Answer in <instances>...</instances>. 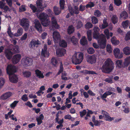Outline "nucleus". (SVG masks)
Returning <instances> with one entry per match:
<instances>
[{"instance_id":"nucleus-1","label":"nucleus","mask_w":130,"mask_h":130,"mask_svg":"<svg viewBox=\"0 0 130 130\" xmlns=\"http://www.w3.org/2000/svg\"><path fill=\"white\" fill-rule=\"evenodd\" d=\"M93 30L94 31L93 33V38L98 40L100 47L102 48H105L107 42L105 36L103 34L99 35V32L100 29L97 26H94Z\"/></svg>"},{"instance_id":"nucleus-2","label":"nucleus","mask_w":130,"mask_h":130,"mask_svg":"<svg viewBox=\"0 0 130 130\" xmlns=\"http://www.w3.org/2000/svg\"><path fill=\"white\" fill-rule=\"evenodd\" d=\"M7 72L9 74V78L10 82L13 83L18 82V79L17 76L13 74L16 71L15 67L11 65H8L6 69Z\"/></svg>"},{"instance_id":"nucleus-3","label":"nucleus","mask_w":130,"mask_h":130,"mask_svg":"<svg viewBox=\"0 0 130 130\" xmlns=\"http://www.w3.org/2000/svg\"><path fill=\"white\" fill-rule=\"evenodd\" d=\"M114 64L111 60L109 58L106 59L101 68L102 72L106 73H109L114 68Z\"/></svg>"},{"instance_id":"nucleus-4","label":"nucleus","mask_w":130,"mask_h":130,"mask_svg":"<svg viewBox=\"0 0 130 130\" xmlns=\"http://www.w3.org/2000/svg\"><path fill=\"white\" fill-rule=\"evenodd\" d=\"M11 28L9 27L8 29L7 33L9 36L11 38L10 39V41L12 43H13L14 44H16L17 42L13 38V37L14 36L18 37L22 35L23 33V29L22 28H20L18 29L17 32L14 34L11 32Z\"/></svg>"},{"instance_id":"nucleus-5","label":"nucleus","mask_w":130,"mask_h":130,"mask_svg":"<svg viewBox=\"0 0 130 130\" xmlns=\"http://www.w3.org/2000/svg\"><path fill=\"white\" fill-rule=\"evenodd\" d=\"M38 18L41 20L42 25L45 26L48 25L50 23V22L48 18V16L47 14L43 13L40 14H37Z\"/></svg>"},{"instance_id":"nucleus-6","label":"nucleus","mask_w":130,"mask_h":130,"mask_svg":"<svg viewBox=\"0 0 130 130\" xmlns=\"http://www.w3.org/2000/svg\"><path fill=\"white\" fill-rule=\"evenodd\" d=\"M83 54L81 52H75L72 58V62L75 64L80 63L83 59Z\"/></svg>"},{"instance_id":"nucleus-7","label":"nucleus","mask_w":130,"mask_h":130,"mask_svg":"<svg viewBox=\"0 0 130 130\" xmlns=\"http://www.w3.org/2000/svg\"><path fill=\"white\" fill-rule=\"evenodd\" d=\"M42 0H37L36 2V4L38 9L36 8L35 6L32 4L30 5V7L32 10L34 12L42 11L44 9V7L42 6Z\"/></svg>"},{"instance_id":"nucleus-8","label":"nucleus","mask_w":130,"mask_h":130,"mask_svg":"<svg viewBox=\"0 0 130 130\" xmlns=\"http://www.w3.org/2000/svg\"><path fill=\"white\" fill-rule=\"evenodd\" d=\"M32 60L28 57H24L21 60V64L25 67H28L32 64Z\"/></svg>"},{"instance_id":"nucleus-9","label":"nucleus","mask_w":130,"mask_h":130,"mask_svg":"<svg viewBox=\"0 0 130 130\" xmlns=\"http://www.w3.org/2000/svg\"><path fill=\"white\" fill-rule=\"evenodd\" d=\"M28 20L26 18H23L20 22V25L24 28L25 31L28 30L29 25Z\"/></svg>"},{"instance_id":"nucleus-10","label":"nucleus","mask_w":130,"mask_h":130,"mask_svg":"<svg viewBox=\"0 0 130 130\" xmlns=\"http://www.w3.org/2000/svg\"><path fill=\"white\" fill-rule=\"evenodd\" d=\"M0 8L3 10L5 12H6L8 11L10 12L11 10H14V8L12 7L9 9L8 6L6 5V3L2 1H0Z\"/></svg>"},{"instance_id":"nucleus-11","label":"nucleus","mask_w":130,"mask_h":130,"mask_svg":"<svg viewBox=\"0 0 130 130\" xmlns=\"http://www.w3.org/2000/svg\"><path fill=\"white\" fill-rule=\"evenodd\" d=\"M97 56L95 55H93L91 56H88L87 59L88 62L92 64L95 63L96 61Z\"/></svg>"},{"instance_id":"nucleus-12","label":"nucleus","mask_w":130,"mask_h":130,"mask_svg":"<svg viewBox=\"0 0 130 130\" xmlns=\"http://www.w3.org/2000/svg\"><path fill=\"white\" fill-rule=\"evenodd\" d=\"M113 54L116 58L120 59L123 57V55L122 53H120L119 48H116L113 50Z\"/></svg>"},{"instance_id":"nucleus-13","label":"nucleus","mask_w":130,"mask_h":130,"mask_svg":"<svg viewBox=\"0 0 130 130\" xmlns=\"http://www.w3.org/2000/svg\"><path fill=\"white\" fill-rule=\"evenodd\" d=\"M53 38L55 43H58L61 39V36L59 33L57 31H55L53 33Z\"/></svg>"},{"instance_id":"nucleus-14","label":"nucleus","mask_w":130,"mask_h":130,"mask_svg":"<svg viewBox=\"0 0 130 130\" xmlns=\"http://www.w3.org/2000/svg\"><path fill=\"white\" fill-rule=\"evenodd\" d=\"M101 113L104 116L105 120L106 121H111L115 119L114 117H110L109 114L105 111L102 110Z\"/></svg>"},{"instance_id":"nucleus-15","label":"nucleus","mask_w":130,"mask_h":130,"mask_svg":"<svg viewBox=\"0 0 130 130\" xmlns=\"http://www.w3.org/2000/svg\"><path fill=\"white\" fill-rule=\"evenodd\" d=\"M49 52L47 50L46 45L44 44L41 51V57H47L49 56Z\"/></svg>"},{"instance_id":"nucleus-16","label":"nucleus","mask_w":130,"mask_h":130,"mask_svg":"<svg viewBox=\"0 0 130 130\" xmlns=\"http://www.w3.org/2000/svg\"><path fill=\"white\" fill-rule=\"evenodd\" d=\"M21 58V56L20 54H16L14 55L12 59V61L14 64H16L20 61Z\"/></svg>"},{"instance_id":"nucleus-17","label":"nucleus","mask_w":130,"mask_h":130,"mask_svg":"<svg viewBox=\"0 0 130 130\" xmlns=\"http://www.w3.org/2000/svg\"><path fill=\"white\" fill-rule=\"evenodd\" d=\"M40 44V42L38 40L33 39L30 42L29 46L31 48H34L35 46L37 47L36 45H39Z\"/></svg>"},{"instance_id":"nucleus-18","label":"nucleus","mask_w":130,"mask_h":130,"mask_svg":"<svg viewBox=\"0 0 130 130\" xmlns=\"http://www.w3.org/2000/svg\"><path fill=\"white\" fill-rule=\"evenodd\" d=\"M66 53V50L64 49H58L56 50V54L58 56H62L64 55Z\"/></svg>"},{"instance_id":"nucleus-19","label":"nucleus","mask_w":130,"mask_h":130,"mask_svg":"<svg viewBox=\"0 0 130 130\" xmlns=\"http://www.w3.org/2000/svg\"><path fill=\"white\" fill-rule=\"evenodd\" d=\"M35 26L37 30L39 32H41L42 30V27L41 24L37 20H35Z\"/></svg>"},{"instance_id":"nucleus-20","label":"nucleus","mask_w":130,"mask_h":130,"mask_svg":"<svg viewBox=\"0 0 130 130\" xmlns=\"http://www.w3.org/2000/svg\"><path fill=\"white\" fill-rule=\"evenodd\" d=\"M69 10L71 14L74 13L78 14L79 13L78 7L77 6H75L74 8V10H73L71 7H68Z\"/></svg>"},{"instance_id":"nucleus-21","label":"nucleus","mask_w":130,"mask_h":130,"mask_svg":"<svg viewBox=\"0 0 130 130\" xmlns=\"http://www.w3.org/2000/svg\"><path fill=\"white\" fill-rule=\"evenodd\" d=\"M115 94L113 92L109 91H107L104 93L103 94L101 95V98L103 100L105 101L106 102L107 100L104 98H106L107 96L110 95L111 94Z\"/></svg>"},{"instance_id":"nucleus-22","label":"nucleus","mask_w":130,"mask_h":130,"mask_svg":"<svg viewBox=\"0 0 130 130\" xmlns=\"http://www.w3.org/2000/svg\"><path fill=\"white\" fill-rule=\"evenodd\" d=\"M12 95V93H11L10 92H8L3 94L1 96V98L3 100H6Z\"/></svg>"},{"instance_id":"nucleus-23","label":"nucleus","mask_w":130,"mask_h":130,"mask_svg":"<svg viewBox=\"0 0 130 130\" xmlns=\"http://www.w3.org/2000/svg\"><path fill=\"white\" fill-rule=\"evenodd\" d=\"M108 26V23L107 21V19L104 18L103 21V24H100L99 27L101 29H104Z\"/></svg>"},{"instance_id":"nucleus-24","label":"nucleus","mask_w":130,"mask_h":130,"mask_svg":"<svg viewBox=\"0 0 130 130\" xmlns=\"http://www.w3.org/2000/svg\"><path fill=\"white\" fill-rule=\"evenodd\" d=\"M36 75L37 77L39 78H44V76L43 74V73L41 71L38 69L35 70Z\"/></svg>"},{"instance_id":"nucleus-25","label":"nucleus","mask_w":130,"mask_h":130,"mask_svg":"<svg viewBox=\"0 0 130 130\" xmlns=\"http://www.w3.org/2000/svg\"><path fill=\"white\" fill-rule=\"evenodd\" d=\"M44 116L42 114L40 115L39 116H38L36 118V120L37 122V124L38 125H40L42 123V120L44 119Z\"/></svg>"},{"instance_id":"nucleus-26","label":"nucleus","mask_w":130,"mask_h":130,"mask_svg":"<svg viewBox=\"0 0 130 130\" xmlns=\"http://www.w3.org/2000/svg\"><path fill=\"white\" fill-rule=\"evenodd\" d=\"M104 33L106 36L107 39H108L110 38V36L111 37L113 35V33L111 32L109 33V29H105Z\"/></svg>"},{"instance_id":"nucleus-27","label":"nucleus","mask_w":130,"mask_h":130,"mask_svg":"<svg viewBox=\"0 0 130 130\" xmlns=\"http://www.w3.org/2000/svg\"><path fill=\"white\" fill-rule=\"evenodd\" d=\"M52 23L53 27L56 28H59V26L57 24V22L54 17L52 18Z\"/></svg>"},{"instance_id":"nucleus-28","label":"nucleus","mask_w":130,"mask_h":130,"mask_svg":"<svg viewBox=\"0 0 130 130\" xmlns=\"http://www.w3.org/2000/svg\"><path fill=\"white\" fill-rule=\"evenodd\" d=\"M5 54L6 57L8 59H10L13 55L12 52L9 49L5 51Z\"/></svg>"},{"instance_id":"nucleus-29","label":"nucleus","mask_w":130,"mask_h":130,"mask_svg":"<svg viewBox=\"0 0 130 130\" xmlns=\"http://www.w3.org/2000/svg\"><path fill=\"white\" fill-rule=\"evenodd\" d=\"M116 67L118 68H121L123 67L122 61V60H117L116 61Z\"/></svg>"},{"instance_id":"nucleus-30","label":"nucleus","mask_w":130,"mask_h":130,"mask_svg":"<svg viewBox=\"0 0 130 130\" xmlns=\"http://www.w3.org/2000/svg\"><path fill=\"white\" fill-rule=\"evenodd\" d=\"M128 15L127 12L125 11L122 12L120 14V18L123 19H127Z\"/></svg>"},{"instance_id":"nucleus-31","label":"nucleus","mask_w":130,"mask_h":130,"mask_svg":"<svg viewBox=\"0 0 130 130\" xmlns=\"http://www.w3.org/2000/svg\"><path fill=\"white\" fill-rule=\"evenodd\" d=\"M129 64H130V56H128L125 59L124 64V66L127 67Z\"/></svg>"},{"instance_id":"nucleus-32","label":"nucleus","mask_w":130,"mask_h":130,"mask_svg":"<svg viewBox=\"0 0 130 130\" xmlns=\"http://www.w3.org/2000/svg\"><path fill=\"white\" fill-rule=\"evenodd\" d=\"M123 51L125 55H129L130 54V48L128 47L124 48L123 50Z\"/></svg>"},{"instance_id":"nucleus-33","label":"nucleus","mask_w":130,"mask_h":130,"mask_svg":"<svg viewBox=\"0 0 130 130\" xmlns=\"http://www.w3.org/2000/svg\"><path fill=\"white\" fill-rule=\"evenodd\" d=\"M111 41L112 43L115 45H118L120 43L119 41L117 40L116 38L115 37L112 38Z\"/></svg>"},{"instance_id":"nucleus-34","label":"nucleus","mask_w":130,"mask_h":130,"mask_svg":"<svg viewBox=\"0 0 130 130\" xmlns=\"http://www.w3.org/2000/svg\"><path fill=\"white\" fill-rule=\"evenodd\" d=\"M59 3L60 9H64L65 8L64 0H60L59 1Z\"/></svg>"},{"instance_id":"nucleus-35","label":"nucleus","mask_w":130,"mask_h":130,"mask_svg":"<svg viewBox=\"0 0 130 130\" xmlns=\"http://www.w3.org/2000/svg\"><path fill=\"white\" fill-rule=\"evenodd\" d=\"M87 40L85 36H83L82 37L81 39L80 40V43L81 44L84 45L87 44Z\"/></svg>"},{"instance_id":"nucleus-36","label":"nucleus","mask_w":130,"mask_h":130,"mask_svg":"<svg viewBox=\"0 0 130 130\" xmlns=\"http://www.w3.org/2000/svg\"><path fill=\"white\" fill-rule=\"evenodd\" d=\"M60 46L63 47H66L67 46V43L66 41L64 40H61L59 42Z\"/></svg>"},{"instance_id":"nucleus-37","label":"nucleus","mask_w":130,"mask_h":130,"mask_svg":"<svg viewBox=\"0 0 130 130\" xmlns=\"http://www.w3.org/2000/svg\"><path fill=\"white\" fill-rule=\"evenodd\" d=\"M71 41L72 43L74 45H76L78 44V40L75 37L73 36L71 38Z\"/></svg>"},{"instance_id":"nucleus-38","label":"nucleus","mask_w":130,"mask_h":130,"mask_svg":"<svg viewBox=\"0 0 130 130\" xmlns=\"http://www.w3.org/2000/svg\"><path fill=\"white\" fill-rule=\"evenodd\" d=\"M74 30V28L72 25L69 26L68 29V33L70 34L73 33Z\"/></svg>"},{"instance_id":"nucleus-39","label":"nucleus","mask_w":130,"mask_h":130,"mask_svg":"<svg viewBox=\"0 0 130 130\" xmlns=\"http://www.w3.org/2000/svg\"><path fill=\"white\" fill-rule=\"evenodd\" d=\"M81 72L85 74H97L95 73V72L93 71H87V70H84L83 71H82Z\"/></svg>"},{"instance_id":"nucleus-40","label":"nucleus","mask_w":130,"mask_h":130,"mask_svg":"<svg viewBox=\"0 0 130 130\" xmlns=\"http://www.w3.org/2000/svg\"><path fill=\"white\" fill-rule=\"evenodd\" d=\"M54 11L55 14L56 15L59 14L61 12L59 8L57 6H55L54 8Z\"/></svg>"},{"instance_id":"nucleus-41","label":"nucleus","mask_w":130,"mask_h":130,"mask_svg":"<svg viewBox=\"0 0 130 130\" xmlns=\"http://www.w3.org/2000/svg\"><path fill=\"white\" fill-rule=\"evenodd\" d=\"M92 31L91 30H88L87 31V35L89 41H91L92 39L91 38Z\"/></svg>"},{"instance_id":"nucleus-42","label":"nucleus","mask_w":130,"mask_h":130,"mask_svg":"<svg viewBox=\"0 0 130 130\" xmlns=\"http://www.w3.org/2000/svg\"><path fill=\"white\" fill-rule=\"evenodd\" d=\"M111 20L113 23L115 24L118 21L117 16L115 15H113L111 18Z\"/></svg>"},{"instance_id":"nucleus-43","label":"nucleus","mask_w":130,"mask_h":130,"mask_svg":"<svg viewBox=\"0 0 130 130\" xmlns=\"http://www.w3.org/2000/svg\"><path fill=\"white\" fill-rule=\"evenodd\" d=\"M19 102V101H14L10 105V107L12 109H14Z\"/></svg>"},{"instance_id":"nucleus-44","label":"nucleus","mask_w":130,"mask_h":130,"mask_svg":"<svg viewBox=\"0 0 130 130\" xmlns=\"http://www.w3.org/2000/svg\"><path fill=\"white\" fill-rule=\"evenodd\" d=\"M91 21L92 23L93 24H96L98 22V19L96 17L93 16L91 17Z\"/></svg>"},{"instance_id":"nucleus-45","label":"nucleus","mask_w":130,"mask_h":130,"mask_svg":"<svg viewBox=\"0 0 130 130\" xmlns=\"http://www.w3.org/2000/svg\"><path fill=\"white\" fill-rule=\"evenodd\" d=\"M83 25V24L81 21H78L76 22V26L77 29L80 28Z\"/></svg>"},{"instance_id":"nucleus-46","label":"nucleus","mask_w":130,"mask_h":130,"mask_svg":"<svg viewBox=\"0 0 130 130\" xmlns=\"http://www.w3.org/2000/svg\"><path fill=\"white\" fill-rule=\"evenodd\" d=\"M13 51L15 53H18L19 51V47L17 45L14 46L13 50Z\"/></svg>"},{"instance_id":"nucleus-47","label":"nucleus","mask_w":130,"mask_h":130,"mask_svg":"<svg viewBox=\"0 0 130 130\" xmlns=\"http://www.w3.org/2000/svg\"><path fill=\"white\" fill-rule=\"evenodd\" d=\"M23 74L24 77H28L30 76L31 73L28 71H24L23 72Z\"/></svg>"},{"instance_id":"nucleus-48","label":"nucleus","mask_w":130,"mask_h":130,"mask_svg":"<svg viewBox=\"0 0 130 130\" xmlns=\"http://www.w3.org/2000/svg\"><path fill=\"white\" fill-rule=\"evenodd\" d=\"M92 27L93 25L90 22H88L85 25V27L87 29L91 28Z\"/></svg>"},{"instance_id":"nucleus-49","label":"nucleus","mask_w":130,"mask_h":130,"mask_svg":"<svg viewBox=\"0 0 130 130\" xmlns=\"http://www.w3.org/2000/svg\"><path fill=\"white\" fill-rule=\"evenodd\" d=\"M128 23V21L127 20L123 22L122 23V26L124 28H125L127 27Z\"/></svg>"},{"instance_id":"nucleus-50","label":"nucleus","mask_w":130,"mask_h":130,"mask_svg":"<svg viewBox=\"0 0 130 130\" xmlns=\"http://www.w3.org/2000/svg\"><path fill=\"white\" fill-rule=\"evenodd\" d=\"M106 49L107 52L109 53H111L112 51V48L111 45L109 44H107L106 46Z\"/></svg>"},{"instance_id":"nucleus-51","label":"nucleus","mask_w":130,"mask_h":130,"mask_svg":"<svg viewBox=\"0 0 130 130\" xmlns=\"http://www.w3.org/2000/svg\"><path fill=\"white\" fill-rule=\"evenodd\" d=\"M94 14L96 17H99L101 15V13L99 10H96L94 11Z\"/></svg>"},{"instance_id":"nucleus-52","label":"nucleus","mask_w":130,"mask_h":130,"mask_svg":"<svg viewBox=\"0 0 130 130\" xmlns=\"http://www.w3.org/2000/svg\"><path fill=\"white\" fill-rule=\"evenodd\" d=\"M114 1L115 4L117 6H120L122 4L121 0H114Z\"/></svg>"},{"instance_id":"nucleus-53","label":"nucleus","mask_w":130,"mask_h":130,"mask_svg":"<svg viewBox=\"0 0 130 130\" xmlns=\"http://www.w3.org/2000/svg\"><path fill=\"white\" fill-rule=\"evenodd\" d=\"M5 83L4 79L3 78H0V88H2Z\"/></svg>"},{"instance_id":"nucleus-54","label":"nucleus","mask_w":130,"mask_h":130,"mask_svg":"<svg viewBox=\"0 0 130 130\" xmlns=\"http://www.w3.org/2000/svg\"><path fill=\"white\" fill-rule=\"evenodd\" d=\"M130 39V31H128L126 34L125 40L127 41Z\"/></svg>"},{"instance_id":"nucleus-55","label":"nucleus","mask_w":130,"mask_h":130,"mask_svg":"<svg viewBox=\"0 0 130 130\" xmlns=\"http://www.w3.org/2000/svg\"><path fill=\"white\" fill-rule=\"evenodd\" d=\"M112 77H110L108 78H106L105 79V81L108 82V83L111 84L113 83L112 79Z\"/></svg>"},{"instance_id":"nucleus-56","label":"nucleus","mask_w":130,"mask_h":130,"mask_svg":"<svg viewBox=\"0 0 130 130\" xmlns=\"http://www.w3.org/2000/svg\"><path fill=\"white\" fill-rule=\"evenodd\" d=\"M51 63L54 66H55L57 64V61L55 58L53 57L52 59Z\"/></svg>"},{"instance_id":"nucleus-57","label":"nucleus","mask_w":130,"mask_h":130,"mask_svg":"<svg viewBox=\"0 0 130 130\" xmlns=\"http://www.w3.org/2000/svg\"><path fill=\"white\" fill-rule=\"evenodd\" d=\"M88 53L90 54H92L94 52V50L92 47L89 48L87 49Z\"/></svg>"},{"instance_id":"nucleus-58","label":"nucleus","mask_w":130,"mask_h":130,"mask_svg":"<svg viewBox=\"0 0 130 130\" xmlns=\"http://www.w3.org/2000/svg\"><path fill=\"white\" fill-rule=\"evenodd\" d=\"M28 98L27 95L26 94H24L23 95L21 99L24 102L28 100Z\"/></svg>"},{"instance_id":"nucleus-59","label":"nucleus","mask_w":130,"mask_h":130,"mask_svg":"<svg viewBox=\"0 0 130 130\" xmlns=\"http://www.w3.org/2000/svg\"><path fill=\"white\" fill-rule=\"evenodd\" d=\"M26 9L25 6L24 5H21L19 8V11L22 12L25 11L26 10Z\"/></svg>"},{"instance_id":"nucleus-60","label":"nucleus","mask_w":130,"mask_h":130,"mask_svg":"<svg viewBox=\"0 0 130 130\" xmlns=\"http://www.w3.org/2000/svg\"><path fill=\"white\" fill-rule=\"evenodd\" d=\"M102 122V121H98L97 120H96L93 122L94 123V125L95 126H98L100 125V123Z\"/></svg>"},{"instance_id":"nucleus-61","label":"nucleus","mask_w":130,"mask_h":130,"mask_svg":"<svg viewBox=\"0 0 130 130\" xmlns=\"http://www.w3.org/2000/svg\"><path fill=\"white\" fill-rule=\"evenodd\" d=\"M94 5L93 3L92 2H89L88 4L86 5V7L87 8H91L93 7Z\"/></svg>"},{"instance_id":"nucleus-62","label":"nucleus","mask_w":130,"mask_h":130,"mask_svg":"<svg viewBox=\"0 0 130 130\" xmlns=\"http://www.w3.org/2000/svg\"><path fill=\"white\" fill-rule=\"evenodd\" d=\"M63 70V68L62 64L61 63L60 70L58 72L57 74L56 75V76H57L59 74L61 73L62 72Z\"/></svg>"},{"instance_id":"nucleus-63","label":"nucleus","mask_w":130,"mask_h":130,"mask_svg":"<svg viewBox=\"0 0 130 130\" xmlns=\"http://www.w3.org/2000/svg\"><path fill=\"white\" fill-rule=\"evenodd\" d=\"M47 35V34L46 32H43L41 36V38L43 39H44L46 38V36Z\"/></svg>"},{"instance_id":"nucleus-64","label":"nucleus","mask_w":130,"mask_h":130,"mask_svg":"<svg viewBox=\"0 0 130 130\" xmlns=\"http://www.w3.org/2000/svg\"><path fill=\"white\" fill-rule=\"evenodd\" d=\"M27 33H25L23 35V36L21 37V40L22 41H23L25 40L27 38Z\"/></svg>"}]
</instances>
